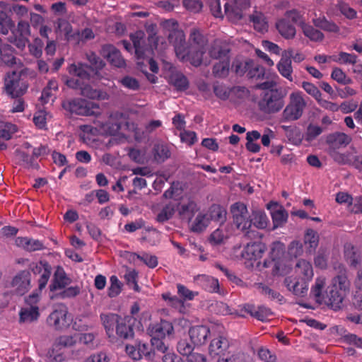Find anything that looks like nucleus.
Listing matches in <instances>:
<instances>
[{
	"label": "nucleus",
	"mask_w": 362,
	"mask_h": 362,
	"mask_svg": "<svg viewBox=\"0 0 362 362\" xmlns=\"http://www.w3.org/2000/svg\"><path fill=\"white\" fill-rule=\"evenodd\" d=\"M250 221V220L248 218L247 214L237 217V218L233 219V224L235 226V227L243 231H245L247 230V228L251 227V221Z\"/></svg>",
	"instance_id": "nucleus-59"
},
{
	"label": "nucleus",
	"mask_w": 362,
	"mask_h": 362,
	"mask_svg": "<svg viewBox=\"0 0 362 362\" xmlns=\"http://www.w3.org/2000/svg\"><path fill=\"white\" fill-rule=\"evenodd\" d=\"M250 65H252V60L243 62L235 59L233 62L230 69L237 76H242L245 74H247Z\"/></svg>",
	"instance_id": "nucleus-47"
},
{
	"label": "nucleus",
	"mask_w": 362,
	"mask_h": 362,
	"mask_svg": "<svg viewBox=\"0 0 362 362\" xmlns=\"http://www.w3.org/2000/svg\"><path fill=\"white\" fill-rule=\"evenodd\" d=\"M250 20L253 23L254 28L256 30L264 33L267 30L268 25L263 13L255 11L250 16Z\"/></svg>",
	"instance_id": "nucleus-40"
},
{
	"label": "nucleus",
	"mask_w": 362,
	"mask_h": 362,
	"mask_svg": "<svg viewBox=\"0 0 362 362\" xmlns=\"http://www.w3.org/2000/svg\"><path fill=\"white\" fill-rule=\"evenodd\" d=\"M110 281V286L108 288V296L110 298L116 297L121 292L122 284L116 276H112Z\"/></svg>",
	"instance_id": "nucleus-58"
},
{
	"label": "nucleus",
	"mask_w": 362,
	"mask_h": 362,
	"mask_svg": "<svg viewBox=\"0 0 362 362\" xmlns=\"http://www.w3.org/2000/svg\"><path fill=\"white\" fill-rule=\"evenodd\" d=\"M12 285L16 288L18 295H23L28 291L30 286V278L28 272L23 271L18 273L13 279Z\"/></svg>",
	"instance_id": "nucleus-24"
},
{
	"label": "nucleus",
	"mask_w": 362,
	"mask_h": 362,
	"mask_svg": "<svg viewBox=\"0 0 362 362\" xmlns=\"http://www.w3.org/2000/svg\"><path fill=\"white\" fill-rule=\"evenodd\" d=\"M209 354L211 358H217L216 362H226V341L223 337L214 339L209 345Z\"/></svg>",
	"instance_id": "nucleus-15"
},
{
	"label": "nucleus",
	"mask_w": 362,
	"mask_h": 362,
	"mask_svg": "<svg viewBox=\"0 0 362 362\" xmlns=\"http://www.w3.org/2000/svg\"><path fill=\"white\" fill-rule=\"evenodd\" d=\"M303 240L305 245H307L308 252L313 253L319 244V235L317 231L308 228L305 230Z\"/></svg>",
	"instance_id": "nucleus-34"
},
{
	"label": "nucleus",
	"mask_w": 362,
	"mask_h": 362,
	"mask_svg": "<svg viewBox=\"0 0 362 362\" xmlns=\"http://www.w3.org/2000/svg\"><path fill=\"white\" fill-rule=\"evenodd\" d=\"M21 71H12L8 72L5 77L4 86L8 95L12 98H18L22 95L27 89V86L21 83Z\"/></svg>",
	"instance_id": "nucleus-6"
},
{
	"label": "nucleus",
	"mask_w": 362,
	"mask_h": 362,
	"mask_svg": "<svg viewBox=\"0 0 362 362\" xmlns=\"http://www.w3.org/2000/svg\"><path fill=\"white\" fill-rule=\"evenodd\" d=\"M147 332L151 337L165 338L173 333L174 328L170 322L161 320L158 323L150 325Z\"/></svg>",
	"instance_id": "nucleus-17"
},
{
	"label": "nucleus",
	"mask_w": 362,
	"mask_h": 362,
	"mask_svg": "<svg viewBox=\"0 0 362 362\" xmlns=\"http://www.w3.org/2000/svg\"><path fill=\"white\" fill-rule=\"evenodd\" d=\"M249 95L248 90L243 86H235L228 91V98L233 103H238V100L247 98Z\"/></svg>",
	"instance_id": "nucleus-45"
},
{
	"label": "nucleus",
	"mask_w": 362,
	"mask_h": 362,
	"mask_svg": "<svg viewBox=\"0 0 362 362\" xmlns=\"http://www.w3.org/2000/svg\"><path fill=\"white\" fill-rule=\"evenodd\" d=\"M68 71L71 75L77 76L85 84L93 83L101 78L100 74H97V70L86 64H72L69 66Z\"/></svg>",
	"instance_id": "nucleus-5"
},
{
	"label": "nucleus",
	"mask_w": 362,
	"mask_h": 362,
	"mask_svg": "<svg viewBox=\"0 0 362 362\" xmlns=\"http://www.w3.org/2000/svg\"><path fill=\"white\" fill-rule=\"evenodd\" d=\"M162 298L165 300L169 306L177 309L180 312L184 309V301L176 296H172L170 293L162 294Z\"/></svg>",
	"instance_id": "nucleus-53"
},
{
	"label": "nucleus",
	"mask_w": 362,
	"mask_h": 362,
	"mask_svg": "<svg viewBox=\"0 0 362 362\" xmlns=\"http://www.w3.org/2000/svg\"><path fill=\"white\" fill-rule=\"evenodd\" d=\"M86 58L93 69L97 70V74L105 66V62L94 52H90L86 54Z\"/></svg>",
	"instance_id": "nucleus-56"
},
{
	"label": "nucleus",
	"mask_w": 362,
	"mask_h": 362,
	"mask_svg": "<svg viewBox=\"0 0 362 362\" xmlns=\"http://www.w3.org/2000/svg\"><path fill=\"white\" fill-rule=\"evenodd\" d=\"M313 24L325 31L330 33H338L339 26L332 21H329L325 16L313 19Z\"/></svg>",
	"instance_id": "nucleus-41"
},
{
	"label": "nucleus",
	"mask_w": 362,
	"mask_h": 362,
	"mask_svg": "<svg viewBox=\"0 0 362 362\" xmlns=\"http://www.w3.org/2000/svg\"><path fill=\"white\" fill-rule=\"evenodd\" d=\"M302 28L304 35L313 41H321L324 38L323 33L311 25H304Z\"/></svg>",
	"instance_id": "nucleus-54"
},
{
	"label": "nucleus",
	"mask_w": 362,
	"mask_h": 362,
	"mask_svg": "<svg viewBox=\"0 0 362 362\" xmlns=\"http://www.w3.org/2000/svg\"><path fill=\"white\" fill-rule=\"evenodd\" d=\"M16 125L11 123H6L4 128L0 129V139L8 141L11 139L12 135L17 132Z\"/></svg>",
	"instance_id": "nucleus-60"
},
{
	"label": "nucleus",
	"mask_w": 362,
	"mask_h": 362,
	"mask_svg": "<svg viewBox=\"0 0 362 362\" xmlns=\"http://www.w3.org/2000/svg\"><path fill=\"white\" fill-rule=\"evenodd\" d=\"M196 345L189 341L187 339H181L177 344V351L182 356H188L192 354V351Z\"/></svg>",
	"instance_id": "nucleus-50"
},
{
	"label": "nucleus",
	"mask_w": 362,
	"mask_h": 362,
	"mask_svg": "<svg viewBox=\"0 0 362 362\" xmlns=\"http://www.w3.org/2000/svg\"><path fill=\"white\" fill-rule=\"evenodd\" d=\"M65 83L69 88L80 90L81 94L85 97L94 98L97 95L96 91L89 84H85L84 82H81L78 78H66Z\"/></svg>",
	"instance_id": "nucleus-22"
},
{
	"label": "nucleus",
	"mask_w": 362,
	"mask_h": 362,
	"mask_svg": "<svg viewBox=\"0 0 362 362\" xmlns=\"http://www.w3.org/2000/svg\"><path fill=\"white\" fill-rule=\"evenodd\" d=\"M345 295V293L330 286L326 291L325 297L323 300V304L327 305L334 310H337L341 308Z\"/></svg>",
	"instance_id": "nucleus-14"
},
{
	"label": "nucleus",
	"mask_w": 362,
	"mask_h": 362,
	"mask_svg": "<svg viewBox=\"0 0 362 362\" xmlns=\"http://www.w3.org/2000/svg\"><path fill=\"white\" fill-rule=\"evenodd\" d=\"M168 40L173 45L177 57L179 59H185L188 47L186 45L184 32L181 30L170 32L168 35Z\"/></svg>",
	"instance_id": "nucleus-9"
},
{
	"label": "nucleus",
	"mask_w": 362,
	"mask_h": 362,
	"mask_svg": "<svg viewBox=\"0 0 362 362\" xmlns=\"http://www.w3.org/2000/svg\"><path fill=\"white\" fill-rule=\"evenodd\" d=\"M30 269L35 275H40L38 279V289L42 291L47 284L52 274V267L45 260H41L38 262L32 263Z\"/></svg>",
	"instance_id": "nucleus-8"
},
{
	"label": "nucleus",
	"mask_w": 362,
	"mask_h": 362,
	"mask_svg": "<svg viewBox=\"0 0 362 362\" xmlns=\"http://www.w3.org/2000/svg\"><path fill=\"white\" fill-rule=\"evenodd\" d=\"M70 283L71 279L67 276L64 269L59 266L54 273L53 280L49 285V288L52 291L64 288Z\"/></svg>",
	"instance_id": "nucleus-25"
},
{
	"label": "nucleus",
	"mask_w": 362,
	"mask_h": 362,
	"mask_svg": "<svg viewBox=\"0 0 362 362\" xmlns=\"http://www.w3.org/2000/svg\"><path fill=\"white\" fill-rule=\"evenodd\" d=\"M209 333V327L204 325L193 326L188 332L190 341L196 346L204 344L208 339Z\"/></svg>",
	"instance_id": "nucleus-19"
},
{
	"label": "nucleus",
	"mask_w": 362,
	"mask_h": 362,
	"mask_svg": "<svg viewBox=\"0 0 362 362\" xmlns=\"http://www.w3.org/2000/svg\"><path fill=\"white\" fill-rule=\"evenodd\" d=\"M351 141V138L342 132H334L327 136L326 143L329 145L327 150H337L346 147Z\"/></svg>",
	"instance_id": "nucleus-20"
},
{
	"label": "nucleus",
	"mask_w": 362,
	"mask_h": 362,
	"mask_svg": "<svg viewBox=\"0 0 362 362\" xmlns=\"http://www.w3.org/2000/svg\"><path fill=\"white\" fill-rule=\"evenodd\" d=\"M189 40L194 43L191 46L197 48H206V40L197 28H192L189 35Z\"/></svg>",
	"instance_id": "nucleus-49"
},
{
	"label": "nucleus",
	"mask_w": 362,
	"mask_h": 362,
	"mask_svg": "<svg viewBox=\"0 0 362 362\" xmlns=\"http://www.w3.org/2000/svg\"><path fill=\"white\" fill-rule=\"evenodd\" d=\"M284 285L293 294L298 296H304L308 290V284L304 280H297L291 276L284 280Z\"/></svg>",
	"instance_id": "nucleus-23"
},
{
	"label": "nucleus",
	"mask_w": 362,
	"mask_h": 362,
	"mask_svg": "<svg viewBox=\"0 0 362 362\" xmlns=\"http://www.w3.org/2000/svg\"><path fill=\"white\" fill-rule=\"evenodd\" d=\"M68 311L64 305H58L47 317L49 325L59 329L66 326Z\"/></svg>",
	"instance_id": "nucleus-12"
},
{
	"label": "nucleus",
	"mask_w": 362,
	"mask_h": 362,
	"mask_svg": "<svg viewBox=\"0 0 362 362\" xmlns=\"http://www.w3.org/2000/svg\"><path fill=\"white\" fill-rule=\"evenodd\" d=\"M175 211V206L173 204H166L157 215L156 220L160 223H164L170 219Z\"/></svg>",
	"instance_id": "nucleus-51"
},
{
	"label": "nucleus",
	"mask_w": 362,
	"mask_h": 362,
	"mask_svg": "<svg viewBox=\"0 0 362 362\" xmlns=\"http://www.w3.org/2000/svg\"><path fill=\"white\" fill-rule=\"evenodd\" d=\"M59 28H62L65 35V40L74 45H78L82 42L80 31H73L71 25L66 21H59L58 23Z\"/></svg>",
	"instance_id": "nucleus-30"
},
{
	"label": "nucleus",
	"mask_w": 362,
	"mask_h": 362,
	"mask_svg": "<svg viewBox=\"0 0 362 362\" xmlns=\"http://www.w3.org/2000/svg\"><path fill=\"white\" fill-rule=\"evenodd\" d=\"M206 48H197L190 46L187 49V55L185 59H180L182 62H189L193 66H199L202 62L203 54Z\"/></svg>",
	"instance_id": "nucleus-31"
},
{
	"label": "nucleus",
	"mask_w": 362,
	"mask_h": 362,
	"mask_svg": "<svg viewBox=\"0 0 362 362\" xmlns=\"http://www.w3.org/2000/svg\"><path fill=\"white\" fill-rule=\"evenodd\" d=\"M292 49L285 51L281 56V59L277 63L276 67L280 74L292 82L293 81L292 73L293 68L291 65Z\"/></svg>",
	"instance_id": "nucleus-18"
},
{
	"label": "nucleus",
	"mask_w": 362,
	"mask_h": 362,
	"mask_svg": "<svg viewBox=\"0 0 362 362\" xmlns=\"http://www.w3.org/2000/svg\"><path fill=\"white\" fill-rule=\"evenodd\" d=\"M194 280L197 284L201 286L204 290L211 293L218 292L219 284L218 279L210 276L201 274L195 276Z\"/></svg>",
	"instance_id": "nucleus-29"
},
{
	"label": "nucleus",
	"mask_w": 362,
	"mask_h": 362,
	"mask_svg": "<svg viewBox=\"0 0 362 362\" xmlns=\"http://www.w3.org/2000/svg\"><path fill=\"white\" fill-rule=\"evenodd\" d=\"M226 233V226L221 221L220 226L211 233L210 241L216 245L222 243L225 238Z\"/></svg>",
	"instance_id": "nucleus-55"
},
{
	"label": "nucleus",
	"mask_w": 362,
	"mask_h": 362,
	"mask_svg": "<svg viewBox=\"0 0 362 362\" xmlns=\"http://www.w3.org/2000/svg\"><path fill=\"white\" fill-rule=\"evenodd\" d=\"M266 250V245L260 241L248 243L242 251L241 256L247 260H257L262 258Z\"/></svg>",
	"instance_id": "nucleus-11"
},
{
	"label": "nucleus",
	"mask_w": 362,
	"mask_h": 362,
	"mask_svg": "<svg viewBox=\"0 0 362 362\" xmlns=\"http://www.w3.org/2000/svg\"><path fill=\"white\" fill-rule=\"evenodd\" d=\"M303 253V244L299 241H293L288 247V254L291 257H298Z\"/></svg>",
	"instance_id": "nucleus-64"
},
{
	"label": "nucleus",
	"mask_w": 362,
	"mask_h": 362,
	"mask_svg": "<svg viewBox=\"0 0 362 362\" xmlns=\"http://www.w3.org/2000/svg\"><path fill=\"white\" fill-rule=\"evenodd\" d=\"M251 6V0H229L228 1V21L237 23L242 20L245 12Z\"/></svg>",
	"instance_id": "nucleus-7"
},
{
	"label": "nucleus",
	"mask_w": 362,
	"mask_h": 362,
	"mask_svg": "<svg viewBox=\"0 0 362 362\" xmlns=\"http://www.w3.org/2000/svg\"><path fill=\"white\" fill-rule=\"evenodd\" d=\"M329 59L340 64H355L357 56L345 52H341L338 55L329 56Z\"/></svg>",
	"instance_id": "nucleus-46"
},
{
	"label": "nucleus",
	"mask_w": 362,
	"mask_h": 362,
	"mask_svg": "<svg viewBox=\"0 0 362 362\" xmlns=\"http://www.w3.org/2000/svg\"><path fill=\"white\" fill-rule=\"evenodd\" d=\"M134 322L135 319L132 317H120L115 327L117 335L124 339H132L134 335L133 329Z\"/></svg>",
	"instance_id": "nucleus-16"
},
{
	"label": "nucleus",
	"mask_w": 362,
	"mask_h": 362,
	"mask_svg": "<svg viewBox=\"0 0 362 362\" xmlns=\"http://www.w3.org/2000/svg\"><path fill=\"white\" fill-rule=\"evenodd\" d=\"M331 77L334 81L343 85L350 84L352 83V80L347 77L345 73L340 68L336 67L333 69Z\"/></svg>",
	"instance_id": "nucleus-57"
},
{
	"label": "nucleus",
	"mask_w": 362,
	"mask_h": 362,
	"mask_svg": "<svg viewBox=\"0 0 362 362\" xmlns=\"http://www.w3.org/2000/svg\"><path fill=\"white\" fill-rule=\"evenodd\" d=\"M100 54L114 66L122 68L126 64L120 52L112 45H104L100 49Z\"/></svg>",
	"instance_id": "nucleus-10"
},
{
	"label": "nucleus",
	"mask_w": 362,
	"mask_h": 362,
	"mask_svg": "<svg viewBox=\"0 0 362 362\" xmlns=\"http://www.w3.org/2000/svg\"><path fill=\"white\" fill-rule=\"evenodd\" d=\"M302 88L310 95H312L317 101L321 98V92L314 84L304 81L302 83Z\"/></svg>",
	"instance_id": "nucleus-63"
},
{
	"label": "nucleus",
	"mask_w": 362,
	"mask_h": 362,
	"mask_svg": "<svg viewBox=\"0 0 362 362\" xmlns=\"http://www.w3.org/2000/svg\"><path fill=\"white\" fill-rule=\"evenodd\" d=\"M16 244L17 246L23 248L24 250L33 252L43 249V243L39 240H35L28 238L18 237L16 239Z\"/></svg>",
	"instance_id": "nucleus-33"
},
{
	"label": "nucleus",
	"mask_w": 362,
	"mask_h": 362,
	"mask_svg": "<svg viewBox=\"0 0 362 362\" xmlns=\"http://www.w3.org/2000/svg\"><path fill=\"white\" fill-rule=\"evenodd\" d=\"M62 107L71 114L95 116L96 119L93 121L95 128L104 134L115 135L120 130L134 129V124L128 122L127 115L122 112L112 113L107 121V117L101 114L98 105L93 102L80 98L69 99L62 102Z\"/></svg>",
	"instance_id": "nucleus-1"
},
{
	"label": "nucleus",
	"mask_w": 362,
	"mask_h": 362,
	"mask_svg": "<svg viewBox=\"0 0 362 362\" xmlns=\"http://www.w3.org/2000/svg\"><path fill=\"white\" fill-rule=\"evenodd\" d=\"M209 221L210 218L207 214H199L192 223L191 230L195 233L202 232L209 226Z\"/></svg>",
	"instance_id": "nucleus-44"
},
{
	"label": "nucleus",
	"mask_w": 362,
	"mask_h": 362,
	"mask_svg": "<svg viewBox=\"0 0 362 362\" xmlns=\"http://www.w3.org/2000/svg\"><path fill=\"white\" fill-rule=\"evenodd\" d=\"M325 284V278L319 277L316 279L315 285L311 288L310 294L319 304H323V300L325 297L323 290Z\"/></svg>",
	"instance_id": "nucleus-36"
},
{
	"label": "nucleus",
	"mask_w": 362,
	"mask_h": 362,
	"mask_svg": "<svg viewBox=\"0 0 362 362\" xmlns=\"http://www.w3.org/2000/svg\"><path fill=\"white\" fill-rule=\"evenodd\" d=\"M15 156L18 163L25 168H37L38 167V165L35 161L33 155L30 156L28 153L24 152L22 150H16Z\"/></svg>",
	"instance_id": "nucleus-37"
},
{
	"label": "nucleus",
	"mask_w": 362,
	"mask_h": 362,
	"mask_svg": "<svg viewBox=\"0 0 362 362\" xmlns=\"http://www.w3.org/2000/svg\"><path fill=\"white\" fill-rule=\"evenodd\" d=\"M197 210V204L194 201H189L187 204H183L180 206L179 214L184 218L190 219Z\"/></svg>",
	"instance_id": "nucleus-52"
},
{
	"label": "nucleus",
	"mask_w": 362,
	"mask_h": 362,
	"mask_svg": "<svg viewBox=\"0 0 362 362\" xmlns=\"http://www.w3.org/2000/svg\"><path fill=\"white\" fill-rule=\"evenodd\" d=\"M138 259L142 261L149 268H155L158 265V259L155 255L144 253L142 255L134 254Z\"/></svg>",
	"instance_id": "nucleus-62"
},
{
	"label": "nucleus",
	"mask_w": 362,
	"mask_h": 362,
	"mask_svg": "<svg viewBox=\"0 0 362 362\" xmlns=\"http://www.w3.org/2000/svg\"><path fill=\"white\" fill-rule=\"evenodd\" d=\"M251 226L253 225L255 228L259 229H264L267 226L268 218L267 215L263 211H255L252 214Z\"/></svg>",
	"instance_id": "nucleus-48"
},
{
	"label": "nucleus",
	"mask_w": 362,
	"mask_h": 362,
	"mask_svg": "<svg viewBox=\"0 0 362 362\" xmlns=\"http://www.w3.org/2000/svg\"><path fill=\"white\" fill-rule=\"evenodd\" d=\"M151 154L156 163H162L171 156V149L168 144L158 142L153 145Z\"/></svg>",
	"instance_id": "nucleus-26"
},
{
	"label": "nucleus",
	"mask_w": 362,
	"mask_h": 362,
	"mask_svg": "<svg viewBox=\"0 0 362 362\" xmlns=\"http://www.w3.org/2000/svg\"><path fill=\"white\" fill-rule=\"evenodd\" d=\"M226 43L224 40L216 39L209 50V54L215 59H221L226 54Z\"/></svg>",
	"instance_id": "nucleus-42"
},
{
	"label": "nucleus",
	"mask_w": 362,
	"mask_h": 362,
	"mask_svg": "<svg viewBox=\"0 0 362 362\" xmlns=\"http://www.w3.org/2000/svg\"><path fill=\"white\" fill-rule=\"evenodd\" d=\"M276 83L272 81H267L257 83L255 88L263 90L258 101L259 110L265 114H274L279 112L284 106V97L286 93L281 88H274Z\"/></svg>",
	"instance_id": "nucleus-2"
},
{
	"label": "nucleus",
	"mask_w": 362,
	"mask_h": 362,
	"mask_svg": "<svg viewBox=\"0 0 362 362\" xmlns=\"http://www.w3.org/2000/svg\"><path fill=\"white\" fill-rule=\"evenodd\" d=\"M334 269L337 272V275L332 279L331 286L346 293L350 287L347 271L341 264L336 265Z\"/></svg>",
	"instance_id": "nucleus-13"
},
{
	"label": "nucleus",
	"mask_w": 362,
	"mask_h": 362,
	"mask_svg": "<svg viewBox=\"0 0 362 362\" xmlns=\"http://www.w3.org/2000/svg\"><path fill=\"white\" fill-rule=\"evenodd\" d=\"M177 293L180 297L182 298V300H192L194 298L197 296L198 293L194 292L188 289L184 285L178 284L177 285Z\"/></svg>",
	"instance_id": "nucleus-61"
},
{
	"label": "nucleus",
	"mask_w": 362,
	"mask_h": 362,
	"mask_svg": "<svg viewBox=\"0 0 362 362\" xmlns=\"http://www.w3.org/2000/svg\"><path fill=\"white\" fill-rule=\"evenodd\" d=\"M307 103L302 92H293L289 95V102L282 112L284 121H296L301 117Z\"/></svg>",
	"instance_id": "nucleus-4"
},
{
	"label": "nucleus",
	"mask_w": 362,
	"mask_h": 362,
	"mask_svg": "<svg viewBox=\"0 0 362 362\" xmlns=\"http://www.w3.org/2000/svg\"><path fill=\"white\" fill-rule=\"evenodd\" d=\"M102 324L109 338L114 337L115 327L120 320V316L115 313H102L100 315Z\"/></svg>",
	"instance_id": "nucleus-27"
},
{
	"label": "nucleus",
	"mask_w": 362,
	"mask_h": 362,
	"mask_svg": "<svg viewBox=\"0 0 362 362\" xmlns=\"http://www.w3.org/2000/svg\"><path fill=\"white\" fill-rule=\"evenodd\" d=\"M279 33L285 38H293L296 35V28L287 20L281 19L276 24Z\"/></svg>",
	"instance_id": "nucleus-38"
},
{
	"label": "nucleus",
	"mask_w": 362,
	"mask_h": 362,
	"mask_svg": "<svg viewBox=\"0 0 362 362\" xmlns=\"http://www.w3.org/2000/svg\"><path fill=\"white\" fill-rule=\"evenodd\" d=\"M284 245L279 242H274L272 243L271 246V250L269 252V256L271 259H265L263 262V267L268 268L272 264L274 267L277 269V262L276 260L279 259L281 257L284 255Z\"/></svg>",
	"instance_id": "nucleus-28"
},
{
	"label": "nucleus",
	"mask_w": 362,
	"mask_h": 362,
	"mask_svg": "<svg viewBox=\"0 0 362 362\" xmlns=\"http://www.w3.org/2000/svg\"><path fill=\"white\" fill-rule=\"evenodd\" d=\"M296 271L298 274L302 275L300 280H304L306 282L310 280L313 276V270L311 264L303 259L298 261L296 265Z\"/></svg>",
	"instance_id": "nucleus-35"
},
{
	"label": "nucleus",
	"mask_w": 362,
	"mask_h": 362,
	"mask_svg": "<svg viewBox=\"0 0 362 362\" xmlns=\"http://www.w3.org/2000/svg\"><path fill=\"white\" fill-rule=\"evenodd\" d=\"M40 316L39 307L24 306L19 312V321L21 323H31Z\"/></svg>",
	"instance_id": "nucleus-32"
},
{
	"label": "nucleus",
	"mask_w": 362,
	"mask_h": 362,
	"mask_svg": "<svg viewBox=\"0 0 362 362\" xmlns=\"http://www.w3.org/2000/svg\"><path fill=\"white\" fill-rule=\"evenodd\" d=\"M169 83L177 90H185L188 88L187 78L180 72H172L169 76Z\"/></svg>",
	"instance_id": "nucleus-39"
},
{
	"label": "nucleus",
	"mask_w": 362,
	"mask_h": 362,
	"mask_svg": "<svg viewBox=\"0 0 362 362\" xmlns=\"http://www.w3.org/2000/svg\"><path fill=\"white\" fill-rule=\"evenodd\" d=\"M265 76V68L262 66L255 65L252 60V65L247 70L246 77L252 81L263 80Z\"/></svg>",
	"instance_id": "nucleus-43"
},
{
	"label": "nucleus",
	"mask_w": 362,
	"mask_h": 362,
	"mask_svg": "<svg viewBox=\"0 0 362 362\" xmlns=\"http://www.w3.org/2000/svg\"><path fill=\"white\" fill-rule=\"evenodd\" d=\"M144 33L137 31L131 35V40L133 42L135 54L138 59L149 58L148 63L150 69L153 73H158V66L156 61L151 56L153 54V49L156 48V37L150 36L148 39V43L144 37Z\"/></svg>",
	"instance_id": "nucleus-3"
},
{
	"label": "nucleus",
	"mask_w": 362,
	"mask_h": 362,
	"mask_svg": "<svg viewBox=\"0 0 362 362\" xmlns=\"http://www.w3.org/2000/svg\"><path fill=\"white\" fill-rule=\"evenodd\" d=\"M267 208L271 211L274 228L282 226L287 221L288 214L286 210L276 202H270Z\"/></svg>",
	"instance_id": "nucleus-21"
}]
</instances>
